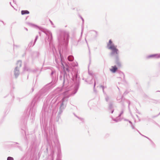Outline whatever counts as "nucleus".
I'll use <instances>...</instances> for the list:
<instances>
[{"label":"nucleus","mask_w":160,"mask_h":160,"mask_svg":"<svg viewBox=\"0 0 160 160\" xmlns=\"http://www.w3.org/2000/svg\"><path fill=\"white\" fill-rule=\"evenodd\" d=\"M53 86L51 84H49L46 85L42 88L35 96L34 98L31 103L32 108L30 110V112L31 113V118L33 120L34 119L35 116V113L36 111L35 104L38 102L40 101L41 99L44 98L47 95L50 90L53 87Z\"/></svg>","instance_id":"f257e3e1"},{"label":"nucleus","mask_w":160,"mask_h":160,"mask_svg":"<svg viewBox=\"0 0 160 160\" xmlns=\"http://www.w3.org/2000/svg\"><path fill=\"white\" fill-rule=\"evenodd\" d=\"M60 55V58H59L60 63L61 64V67L63 69L64 72H63L61 73L59 76V79L62 82L63 87L65 86H67L69 83V76L67 75L66 71L69 72L70 71L69 66L65 62L62 60V57L60 51L59 52Z\"/></svg>","instance_id":"f03ea898"},{"label":"nucleus","mask_w":160,"mask_h":160,"mask_svg":"<svg viewBox=\"0 0 160 160\" xmlns=\"http://www.w3.org/2000/svg\"><path fill=\"white\" fill-rule=\"evenodd\" d=\"M117 46H115L111 39L109 40L107 44V48L111 50L110 55L112 57H115V63L117 67L120 68L122 66V63L119 56V50L117 48Z\"/></svg>","instance_id":"7ed1b4c3"},{"label":"nucleus","mask_w":160,"mask_h":160,"mask_svg":"<svg viewBox=\"0 0 160 160\" xmlns=\"http://www.w3.org/2000/svg\"><path fill=\"white\" fill-rule=\"evenodd\" d=\"M32 26L38 28L40 30L44 32L47 36H48V38L47 39V40L49 42L50 48H52L53 55L55 57V60L56 62L58 64H59V60H58V59H57V58L58 57V54L57 51L55 47L53 45L52 46V34L51 32L46 29L39 27L37 25L32 24Z\"/></svg>","instance_id":"20e7f679"},{"label":"nucleus","mask_w":160,"mask_h":160,"mask_svg":"<svg viewBox=\"0 0 160 160\" xmlns=\"http://www.w3.org/2000/svg\"><path fill=\"white\" fill-rule=\"evenodd\" d=\"M57 37L59 46H63L66 48L68 45L69 38V33L64 30H60L57 34Z\"/></svg>","instance_id":"39448f33"},{"label":"nucleus","mask_w":160,"mask_h":160,"mask_svg":"<svg viewBox=\"0 0 160 160\" xmlns=\"http://www.w3.org/2000/svg\"><path fill=\"white\" fill-rule=\"evenodd\" d=\"M61 90L60 88H57L55 90L53 93L50 94L47 97L44 102L43 109L45 110L49 103L50 100L52 99L51 102L52 103H54L59 97L61 94L60 92Z\"/></svg>","instance_id":"423d86ee"},{"label":"nucleus","mask_w":160,"mask_h":160,"mask_svg":"<svg viewBox=\"0 0 160 160\" xmlns=\"http://www.w3.org/2000/svg\"><path fill=\"white\" fill-rule=\"evenodd\" d=\"M72 76V79L74 83V89L73 91L72 92V93L71 94L74 95L77 92L80 83V78L78 75V71L77 69L75 68L73 69Z\"/></svg>","instance_id":"0eeeda50"},{"label":"nucleus","mask_w":160,"mask_h":160,"mask_svg":"<svg viewBox=\"0 0 160 160\" xmlns=\"http://www.w3.org/2000/svg\"><path fill=\"white\" fill-rule=\"evenodd\" d=\"M63 93L64 96L62 99L61 101L59 102L60 105L58 112V118H60L61 115L66 107L68 98L70 96V95H68V94H69L70 92H69L68 91H66L64 92Z\"/></svg>","instance_id":"6e6552de"},{"label":"nucleus","mask_w":160,"mask_h":160,"mask_svg":"<svg viewBox=\"0 0 160 160\" xmlns=\"http://www.w3.org/2000/svg\"><path fill=\"white\" fill-rule=\"evenodd\" d=\"M17 66L15 68L14 70V75L15 78H17L20 74L19 69L22 65V62L21 61H18L17 63Z\"/></svg>","instance_id":"1a4fd4ad"},{"label":"nucleus","mask_w":160,"mask_h":160,"mask_svg":"<svg viewBox=\"0 0 160 160\" xmlns=\"http://www.w3.org/2000/svg\"><path fill=\"white\" fill-rule=\"evenodd\" d=\"M51 76L52 78V84H55L58 80V78L56 71L55 70H52L51 73Z\"/></svg>","instance_id":"9d476101"},{"label":"nucleus","mask_w":160,"mask_h":160,"mask_svg":"<svg viewBox=\"0 0 160 160\" xmlns=\"http://www.w3.org/2000/svg\"><path fill=\"white\" fill-rule=\"evenodd\" d=\"M85 81L87 82L88 84H92L93 83V82H94V86H93V90L94 92L96 91V90L95 89V87L96 85V82L95 80H93V77L92 76V79L91 80H85Z\"/></svg>","instance_id":"9b49d317"},{"label":"nucleus","mask_w":160,"mask_h":160,"mask_svg":"<svg viewBox=\"0 0 160 160\" xmlns=\"http://www.w3.org/2000/svg\"><path fill=\"white\" fill-rule=\"evenodd\" d=\"M160 57V54L158 55V54H153L147 56L146 58L147 59L150 58H157Z\"/></svg>","instance_id":"f8f14e48"},{"label":"nucleus","mask_w":160,"mask_h":160,"mask_svg":"<svg viewBox=\"0 0 160 160\" xmlns=\"http://www.w3.org/2000/svg\"><path fill=\"white\" fill-rule=\"evenodd\" d=\"M108 108L109 110L111 111V112L112 113L114 111V110L113 109V103L112 102H109V104Z\"/></svg>","instance_id":"ddd939ff"},{"label":"nucleus","mask_w":160,"mask_h":160,"mask_svg":"<svg viewBox=\"0 0 160 160\" xmlns=\"http://www.w3.org/2000/svg\"><path fill=\"white\" fill-rule=\"evenodd\" d=\"M118 68L116 65L112 67V68L110 69V71L113 73L115 72L117 70Z\"/></svg>","instance_id":"4468645a"},{"label":"nucleus","mask_w":160,"mask_h":160,"mask_svg":"<svg viewBox=\"0 0 160 160\" xmlns=\"http://www.w3.org/2000/svg\"><path fill=\"white\" fill-rule=\"evenodd\" d=\"M112 118L113 121L117 122H120L121 120L120 117H119V116H118L116 117V118Z\"/></svg>","instance_id":"2eb2a0df"},{"label":"nucleus","mask_w":160,"mask_h":160,"mask_svg":"<svg viewBox=\"0 0 160 160\" xmlns=\"http://www.w3.org/2000/svg\"><path fill=\"white\" fill-rule=\"evenodd\" d=\"M122 98L123 96L121 95H119L118 96L117 98V99L118 102H122Z\"/></svg>","instance_id":"dca6fc26"},{"label":"nucleus","mask_w":160,"mask_h":160,"mask_svg":"<svg viewBox=\"0 0 160 160\" xmlns=\"http://www.w3.org/2000/svg\"><path fill=\"white\" fill-rule=\"evenodd\" d=\"M29 12L27 10H22L21 11V13L22 15L29 14Z\"/></svg>","instance_id":"f3484780"},{"label":"nucleus","mask_w":160,"mask_h":160,"mask_svg":"<svg viewBox=\"0 0 160 160\" xmlns=\"http://www.w3.org/2000/svg\"><path fill=\"white\" fill-rule=\"evenodd\" d=\"M68 60L70 61H72L74 59V57L72 55H70L68 57Z\"/></svg>","instance_id":"a211bd4d"},{"label":"nucleus","mask_w":160,"mask_h":160,"mask_svg":"<svg viewBox=\"0 0 160 160\" xmlns=\"http://www.w3.org/2000/svg\"><path fill=\"white\" fill-rule=\"evenodd\" d=\"M38 38V35H37L36 36V37H35V39L34 42H33V44L32 45V46H33L35 45V43H36V42Z\"/></svg>","instance_id":"6ab92c4d"},{"label":"nucleus","mask_w":160,"mask_h":160,"mask_svg":"<svg viewBox=\"0 0 160 160\" xmlns=\"http://www.w3.org/2000/svg\"><path fill=\"white\" fill-rule=\"evenodd\" d=\"M78 42L77 41H73L72 42V44L73 45L77 46L78 45Z\"/></svg>","instance_id":"aec40b11"},{"label":"nucleus","mask_w":160,"mask_h":160,"mask_svg":"<svg viewBox=\"0 0 160 160\" xmlns=\"http://www.w3.org/2000/svg\"><path fill=\"white\" fill-rule=\"evenodd\" d=\"M78 65V64L77 62H74L73 63H72V65L73 67H75V66H77Z\"/></svg>","instance_id":"412c9836"},{"label":"nucleus","mask_w":160,"mask_h":160,"mask_svg":"<svg viewBox=\"0 0 160 160\" xmlns=\"http://www.w3.org/2000/svg\"><path fill=\"white\" fill-rule=\"evenodd\" d=\"M128 104V108L129 109H130V102L129 100H126Z\"/></svg>","instance_id":"4be33fe9"},{"label":"nucleus","mask_w":160,"mask_h":160,"mask_svg":"<svg viewBox=\"0 0 160 160\" xmlns=\"http://www.w3.org/2000/svg\"><path fill=\"white\" fill-rule=\"evenodd\" d=\"M7 160H14V158L12 157H8L7 158Z\"/></svg>","instance_id":"5701e85b"},{"label":"nucleus","mask_w":160,"mask_h":160,"mask_svg":"<svg viewBox=\"0 0 160 160\" xmlns=\"http://www.w3.org/2000/svg\"><path fill=\"white\" fill-rule=\"evenodd\" d=\"M32 41H31L28 44V47H29V48L31 47V46H33L32 45Z\"/></svg>","instance_id":"b1692460"},{"label":"nucleus","mask_w":160,"mask_h":160,"mask_svg":"<svg viewBox=\"0 0 160 160\" xmlns=\"http://www.w3.org/2000/svg\"><path fill=\"white\" fill-rule=\"evenodd\" d=\"M33 54L36 55V57H38L39 54V52H33Z\"/></svg>","instance_id":"393cba45"},{"label":"nucleus","mask_w":160,"mask_h":160,"mask_svg":"<svg viewBox=\"0 0 160 160\" xmlns=\"http://www.w3.org/2000/svg\"><path fill=\"white\" fill-rule=\"evenodd\" d=\"M29 70V69L27 68L26 66H24V70H26L27 71H28Z\"/></svg>","instance_id":"a878e982"},{"label":"nucleus","mask_w":160,"mask_h":160,"mask_svg":"<svg viewBox=\"0 0 160 160\" xmlns=\"http://www.w3.org/2000/svg\"><path fill=\"white\" fill-rule=\"evenodd\" d=\"M124 112V110L123 109L122 110V111L119 114L118 116H119V117H121V115Z\"/></svg>","instance_id":"bb28decb"},{"label":"nucleus","mask_w":160,"mask_h":160,"mask_svg":"<svg viewBox=\"0 0 160 160\" xmlns=\"http://www.w3.org/2000/svg\"><path fill=\"white\" fill-rule=\"evenodd\" d=\"M93 32L95 34V38H96L98 36V32L97 31H94Z\"/></svg>","instance_id":"cd10ccee"},{"label":"nucleus","mask_w":160,"mask_h":160,"mask_svg":"<svg viewBox=\"0 0 160 160\" xmlns=\"http://www.w3.org/2000/svg\"><path fill=\"white\" fill-rule=\"evenodd\" d=\"M105 99L106 101L107 102H108V101L109 99V98L108 96L107 95H106V96L105 97Z\"/></svg>","instance_id":"c85d7f7f"},{"label":"nucleus","mask_w":160,"mask_h":160,"mask_svg":"<svg viewBox=\"0 0 160 160\" xmlns=\"http://www.w3.org/2000/svg\"><path fill=\"white\" fill-rule=\"evenodd\" d=\"M74 114L76 117L77 118L79 119L80 120L82 121V120L83 119L82 118L79 117L76 115L74 113Z\"/></svg>","instance_id":"c756f323"},{"label":"nucleus","mask_w":160,"mask_h":160,"mask_svg":"<svg viewBox=\"0 0 160 160\" xmlns=\"http://www.w3.org/2000/svg\"><path fill=\"white\" fill-rule=\"evenodd\" d=\"M100 87L102 88V91H103V93L104 92V86H103V85H101L100 86Z\"/></svg>","instance_id":"7c9ffc66"},{"label":"nucleus","mask_w":160,"mask_h":160,"mask_svg":"<svg viewBox=\"0 0 160 160\" xmlns=\"http://www.w3.org/2000/svg\"><path fill=\"white\" fill-rule=\"evenodd\" d=\"M53 158L52 156L50 158H48V160H53Z\"/></svg>","instance_id":"2f4dec72"},{"label":"nucleus","mask_w":160,"mask_h":160,"mask_svg":"<svg viewBox=\"0 0 160 160\" xmlns=\"http://www.w3.org/2000/svg\"><path fill=\"white\" fill-rule=\"evenodd\" d=\"M131 127H132V128L133 129H135V126L133 125V124L131 125Z\"/></svg>","instance_id":"473e14b6"},{"label":"nucleus","mask_w":160,"mask_h":160,"mask_svg":"<svg viewBox=\"0 0 160 160\" xmlns=\"http://www.w3.org/2000/svg\"><path fill=\"white\" fill-rule=\"evenodd\" d=\"M0 22H1L3 23L4 25H5V23L3 21L0 20Z\"/></svg>","instance_id":"72a5a7b5"},{"label":"nucleus","mask_w":160,"mask_h":160,"mask_svg":"<svg viewBox=\"0 0 160 160\" xmlns=\"http://www.w3.org/2000/svg\"><path fill=\"white\" fill-rule=\"evenodd\" d=\"M137 131L142 136H143V135H142V134H141V133H140V132L137 129H136Z\"/></svg>","instance_id":"f704fd0d"},{"label":"nucleus","mask_w":160,"mask_h":160,"mask_svg":"<svg viewBox=\"0 0 160 160\" xmlns=\"http://www.w3.org/2000/svg\"><path fill=\"white\" fill-rule=\"evenodd\" d=\"M143 136L144 137H145V138H148V139H149V140H151L150 139H149L147 137H146V136H144V135H143Z\"/></svg>","instance_id":"c9c22d12"},{"label":"nucleus","mask_w":160,"mask_h":160,"mask_svg":"<svg viewBox=\"0 0 160 160\" xmlns=\"http://www.w3.org/2000/svg\"><path fill=\"white\" fill-rule=\"evenodd\" d=\"M131 124V125H132V122L130 121L129 120V121H128Z\"/></svg>","instance_id":"e433bc0d"},{"label":"nucleus","mask_w":160,"mask_h":160,"mask_svg":"<svg viewBox=\"0 0 160 160\" xmlns=\"http://www.w3.org/2000/svg\"><path fill=\"white\" fill-rule=\"evenodd\" d=\"M17 147H18L20 150L22 149V148L20 146H17Z\"/></svg>","instance_id":"4c0bfd02"},{"label":"nucleus","mask_w":160,"mask_h":160,"mask_svg":"<svg viewBox=\"0 0 160 160\" xmlns=\"http://www.w3.org/2000/svg\"><path fill=\"white\" fill-rule=\"evenodd\" d=\"M25 158V156L23 157L22 158L21 160H23Z\"/></svg>","instance_id":"58836bf2"},{"label":"nucleus","mask_w":160,"mask_h":160,"mask_svg":"<svg viewBox=\"0 0 160 160\" xmlns=\"http://www.w3.org/2000/svg\"><path fill=\"white\" fill-rule=\"evenodd\" d=\"M124 121H128V122L129 121V120H128V119H124Z\"/></svg>","instance_id":"ea45409f"},{"label":"nucleus","mask_w":160,"mask_h":160,"mask_svg":"<svg viewBox=\"0 0 160 160\" xmlns=\"http://www.w3.org/2000/svg\"><path fill=\"white\" fill-rule=\"evenodd\" d=\"M82 32H83V29L82 28V32H81V36H82Z\"/></svg>","instance_id":"a19ab883"},{"label":"nucleus","mask_w":160,"mask_h":160,"mask_svg":"<svg viewBox=\"0 0 160 160\" xmlns=\"http://www.w3.org/2000/svg\"><path fill=\"white\" fill-rule=\"evenodd\" d=\"M122 104L123 108H124L125 107V105H124V103L123 102L122 103Z\"/></svg>","instance_id":"79ce46f5"},{"label":"nucleus","mask_w":160,"mask_h":160,"mask_svg":"<svg viewBox=\"0 0 160 160\" xmlns=\"http://www.w3.org/2000/svg\"><path fill=\"white\" fill-rule=\"evenodd\" d=\"M81 18L82 19V21L83 22H84V19H83V18L81 17Z\"/></svg>","instance_id":"37998d69"},{"label":"nucleus","mask_w":160,"mask_h":160,"mask_svg":"<svg viewBox=\"0 0 160 160\" xmlns=\"http://www.w3.org/2000/svg\"><path fill=\"white\" fill-rule=\"evenodd\" d=\"M50 22H51V24L52 25H53V23H52V21H50Z\"/></svg>","instance_id":"c03bdc74"},{"label":"nucleus","mask_w":160,"mask_h":160,"mask_svg":"<svg viewBox=\"0 0 160 160\" xmlns=\"http://www.w3.org/2000/svg\"><path fill=\"white\" fill-rule=\"evenodd\" d=\"M25 30H26V31H28V29L27 28H25Z\"/></svg>","instance_id":"a18cd8bd"},{"label":"nucleus","mask_w":160,"mask_h":160,"mask_svg":"<svg viewBox=\"0 0 160 160\" xmlns=\"http://www.w3.org/2000/svg\"><path fill=\"white\" fill-rule=\"evenodd\" d=\"M33 90H34V89L33 88H32V92L33 91Z\"/></svg>","instance_id":"49530a36"},{"label":"nucleus","mask_w":160,"mask_h":160,"mask_svg":"<svg viewBox=\"0 0 160 160\" xmlns=\"http://www.w3.org/2000/svg\"><path fill=\"white\" fill-rule=\"evenodd\" d=\"M10 4L11 5V6L12 7H13V6H12V5H11V2H10Z\"/></svg>","instance_id":"de8ad7c7"},{"label":"nucleus","mask_w":160,"mask_h":160,"mask_svg":"<svg viewBox=\"0 0 160 160\" xmlns=\"http://www.w3.org/2000/svg\"><path fill=\"white\" fill-rule=\"evenodd\" d=\"M39 34H40H40H41L40 32H39Z\"/></svg>","instance_id":"09e8293b"},{"label":"nucleus","mask_w":160,"mask_h":160,"mask_svg":"<svg viewBox=\"0 0 160 160\" xmlns=\"http://www.w3.org/2000/svg\"><path fill=\"white\" fill-rule=\"evenodd\" d=\"M160 114V113H159V114H158V115H159Z\"/></svg>","instance_id":"8fccbe9b"},{"label":"nucleus","mask_w":160,"mask_h":160,"mask_svg":"<svg viewBox=\"0 0 160 160\" xmlns=\"http://www.w3.org/2000/svg\"><path fill=\"white\" fill-rule=\"evenodd\" d=\"M157 92H160V91H157Z\"/></svg>","instance_id":"3c124183"},{"label":"nucleus","mask_w":160,"mask_h":160,"mask_svg":"<svg viewBox=\"0 0 160 160\" xmlns=\"http://www.w3.org/2000/svg\"><path fill=\"white\" fill-rule=\"evenodd\" d=\"M121 73H122V74H123V73H122V72H121Z\"/></svg>","instance_id":"603ef678"},{"label":"nucleus","mask_w":160,"mask_h":160,"mask_svg":"<svg viewBox=\"0 0 160 160\" xmlns=\"http://www.w3.org/2000/svg\"><path fill=\"white\" fill-rule=\"evenodd\" d=\"M137 117H138V115H137Z\"/></svg>","instance_id":"864d4df0"},{"label":"nucleus","mask_w":160,"mask_h":160,"mask_svg":"<svg viewBox=\"0 0 160 160\" xmlns=\"http://www.w3.org/2000/svg\"><path fill=\"white\" fill-rule=\"evenodd\" d=\"M86 42H87V40H86Z\"/></svg>","instance_id":"5fc2aeb1"}]
</instances>
